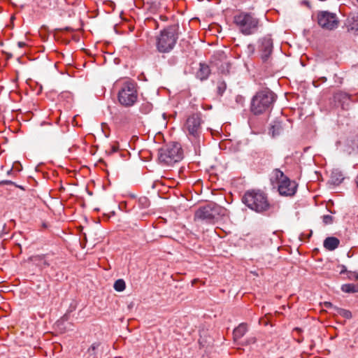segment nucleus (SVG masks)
I'll list each match as a JSON object with an SVG mask.
<instances>
[{
	"mask_svg": "<svg viewBox=\"0 0 358 358\" xmlns=\"http://www.w3.org/2000/svg\"><path fill=\"white\" fill-rule=\"evenodd\" d=\"M278 189L280 195L292 196L296 192L297 185L294 181L287 179L282 181Z\"/></svg>",
	"mask_w": 358,
	"mask_h": 358,
	"instance_id": "12",
	"label": "nucleus"
},
{
	"mask_svg": "<svg viewBox=\"0 0 358 358\" xmlns=\"http://www.w3.org/2000/svg\"><path fill=\"white\" fill-rule=\"evenodd\" d=\"M341 290L346 293L358 292V284H345L341 287Z\"/></svg>",
	"mask_w": 358,
	"mask_h": 358,
	"instance_id": "22",
	"label": "nucleus"
},
{
	"mask_svg": "<svg viewBox=\"0 0 358 358\" xmlns=\"http://www.w3.org/2000/svg\"><path fill=\"white\" fill-rule=\"evenodd\" d=\"M275 101L274 94L268 90H261L252 97L250 110L255 115H260L270 110Z\"/></svg>",
	"mask_w": 358,
	"mask_h": 358,
	"instance_id": "2",
	"label": "nucleus"
},
{
	"mask_svg": "<svg viewBox=\"0 0 358 358\" xmlns=\"http://www.w3.org/2000/svg\"><path fill=\"white\" fill-rule=\"evenodd\" d=\"M339 243L337 238L328 237L324 241V247L329 250H334L338 246Z\"/></svg>",
	"mask_w": 358,
	"mask_h": 358,
	"instance_id": "17",
	"label": "nucleus"
},
{
	"mask_svg": "<svg viewBox=\"0 0 358 358\" xmlns=\"http://www.w3.org/2000/svg\"><path fill=\"white\" fill-rule=\"evenodd\" d=\"M347 278L349 280H358V273L354 271L347 272Z\"/></svg>",
	"mask_w": 358,
	"mask_h": 358,
	"instance_id": "27",
	"label": "nucleus"
},
{
	"mask_svg": "<svg viewBox=\"0 0 358 358\" xmlns=\"http://www.w3.org/2000/svg\"><path fill=\"white\" fill-rule=\"evenodd\" d=\"M323 222L325 224H329L333 222V217L329 215H325L322 217Z\"/></svg>",
	"mask_w": 358,
	"mask_h": 358,
	"instance_id": "28",
	"label": "nucleus"
},
{
	"mask_svg": "<svg viewBox=\"0 0 358 358\" xmlns=\"http://www.w3.org/2000/svg\"><path fill=\"white\" fill-rule=\"evenodd\" d=\"M138 203L142 208H148L150 206V201L147 197H141Z\"/></svg>",
	"mask_w": 358,
	"mask_h": 358,
	"instance_id": "26",
	"label": "nucleus"
},
{
	"mask_svg": "<svg viewBox=\"0 0 358 358\" xmlns=\"http://www.w3.org/2000/svg\"><path fill=\"white\" fill-rule=\"evenodd\" d=\"M357 1H358V0H357Z\"/></svg>",
	"mask_w": 358,
	"mask_h": 358,
	"instance_id": "40",
	"label": "nucleus"
},
{
	"mask_svg": "<svg viewBox=\"0 0 358 358\" xmlns=\"http://www.w3.org/2000/svg\"><path fill=\"white\" fill-rule=\"evenodd\" d=\"M120 103L126 107L132 106L138 99L136 83L133 81H127L123 83L117 95Z\"/></svg>",
	"mask_w": 358,
	"mask_h": 358,
	"instance_id": "7",
	"label": "nucleus"
},
{
	"mask_svg": "<svg viewBox=\"0 0 358 358\" xmlns=\"http://www.w3.org/2000/svg\"><path fill=\"white\" fill-rule=\"evenodd\" d=\"M317 22L320 26L329 30L337 28L339 23L336 15L329 11L320 12L317 14Z\"/></svg>",
	"mask_w": 358,
	"mask_h": 358,
	"instance_id": "10",
	"label": "nucleus"
},
{
	"mask_svg": "<svg viewBox=\"0 0 358 358\" xmlns=\"http://www.w3.org/2000/svg\"><path fill=\"white\" fill-rule=\"evenodd\" d=\"M210 73L209 66L206 64H200V67L196 73V77L201 80H203L208 78Z\"/></svg>",
	"mask_w": 358,
	"mask_h": 358,
	"instance_id": "15",
	"label": "nucleus"
},
{
	"mask_svg": "<svg viewBox=\"0 0 358 358\" xmlns=\"http://www.w3.org/2000/svg\"><path fill=\"white\" fill-rule=\"evenodd\" d=\"M322 82H325L327 80V78L324 77L322 78Z\"/></svg>",
	"mask_w": 358,
	"mask_h": 358,
	"instance_id": "37",
	"label": "nucleus"
},
{
	"mask_svg": "<svg viewBox=\"0 0 358 358\" xmlns=\"http://www.w3.org/2000/svg\"><path fill=\"white\" fill-rule=\"evenodd\" d=\"M289 179L285 176L282 171L278 169H275L272 172L271 180L272 182H276L278 185L283 180Z\"/></svg>",
	"mask_w": 358,
	"mask_h": 358,
	"instance_id": "16",
	"label": "nucleus"
},
{
	"mask_svg": "<svg viewBox=\"0 0 358 358\" xmlns=\"http://www.w3.org/2000/svg\"><path fill=\"white\" fill-rule=\"evenodd\" d=\"M125 287V282L122 279L117 280L113 285L114 289L117 292H122Z\"/></svg>",
	"mask_w": 358,
	"mask_h": 358,
	"instance_id": "23",
	"label": "nucleus"
},
{
	"mask_svg": "<svg viewBox=\"0 0 358 358\" xmlns=\"http://www.w3.org/2000/svg\"><path fill=\"white\" fill-rule=\"evenodd\" d=\"M226 88H227V85H226V83L224 82L220 81V82L217 83V93L220 95H222L223 94V93L226 90Z\"/></svg>",
	"mask_w": 358,
	"mask_h": 358,
	"instance_id": "25",
	"label": "nucleus"
},
{
	"mask_svg": "<svg viewBox=\"0 0 358 358\" xmlns=\"http://www.w3.org/2000/svg\"><path fill=\"white\" fill-rule=\"evenodd\" d=\"M99 345L98 342L92 343L86 352L87 358H96V351Z\"/></svg>",
	"mask_w": 358,
	"mask_h": 358,
	"instance_id": "20",
	"label": "nucleus"
},
{
	"mask_svg": "<svg viewBox=\"0 0 358 358\" xmlns=\"http://www.w3.org/2000/svg\"><path fill=\"white\" fill-rule=\"evenodd\" d=\"M334 314L340 315L346 319H350L352 317V313L350 310L338 307H334Z\"/></svg>",
	"mask_w": 358,
	"mask_h": 358,
	"instance_id": "21",
	"label": "nucleus"
},
{
	"mask_svg": "<svg viewBox=\"0 0 358 358\" xmlns=\"http://www.w3.org/2000/svg\"><path fill=\"white\" fill-rule=\"evenodd\" d=\"M343 179V178H341V179L337 178L336 180L334 181V182L338 184L342 181Z\"/></svg>",
	"mask_w": 358,
	"mask_h": 358,
	"instance_id": "34",
	"label": "nucleus"
},
{
	"mask_svg": "<svg viewBox=\"0 0 358 358\" xmlns=\"http://www.w3.org/2000/svg\"><path fill=\"white\" fill-rule=\"evenodd\" d=\"M324 306H325L326 308H332V309L334 310V306H333V304H332L331 302H327V301H326V302H324Z\"/></svg>",
	"mask_w": 358,
	"mask_h": 358,
	"instance_id": "32",
	"label": "nucleus"
},
{
	"mask_svg": "<svg viewBox=\"0 0 358 358\" xmlns=\"http://www.w3.org/2000/svg\"><path fill=\"white\" fill-rule=\"evenodd\" d=\"M3 184H12L13 182L10 180H4L2 182Z\"/></svg>",
	"mask_w": 358,
	"mask_h": 358,
	"instance_id": "35",
	"label": "nucleus"
},
{
	"mask_svg": "<svg viewBox=\"0 0 358 358\" xmlns=\"http://www.w3.org/2000/svg\"><path fill=\"white\" fill-rule=\"evenodd\" d=\"M43 264H44L45 266H49V264H48V262H46V261H45V260H44V262H43Z\"/></svg>",
	"mask_w": 358,
	"mask_h": 358,
	"instance_id": "36",
	"label": "nucleus"
},
{
	"mask_svg": "<svg viewBox=\"0 0 358 358\" xmlns=\"http://www.w3.org/2000/svg\"><path fill=\"white\" fill-rule=\"evenodd\" d=\"M273 40L269 36L263 37L259 41V50L264 62H266L273 52Z\"/></svg>",
	"mask_w": 358,
	"mask_h": 358,
	"instance_id": "11",
	"label": "nucleus"
},
{
	"mask_svg": "<svg viewBox=\"0 0 358 358\" xmlns=\"http://www.w3.org/2000/svg\"><path fill=\"white\" fill-rule=\"evenodd\" d=\"M118 150H119L118 145L115 143V144L110 145L109 150H107V152H109L110 154H112V153L117 152Z\"/></svg>",
	"mask_w": 358,
	"mask_h": 358,
	"instance_id": "29",
	"label": "nucleus"
},
{
	"mask_svg": "<svg viewBox=\"0 0 358 358\" xmlns=\"http://www.w3.org/2000/svg\"><path fill=\"white\" fill-rule=\"evenodd\" d=\"M283 128L282 124L280 122H275L271 125L269 132L271 134L273 137L280 135L282 132Z\"/></svg>",
	"mask_w": 358,
	"mask_h": 358,
	"instance_id": "19",
	"label": "nucleus"
},
{
	"mask_svg": "<svg viewBox=\"0 0 358 358\" xmlns=\"http://www.w3.org/2000/svg\"><path fill=\"white\" fill-rule=\"evenodd\" d=\"M25 45H26L25 43L22 42V41H20L17 43V45L19 48H23L25 46Z\"/></svg>",
	"mask_w": 358,
	"mask_h": 358,
	"instance_id": "33",
	"label": "nucleus"
},
{
	"mask_svg": "<svg viewBox=\"0 0 358 358\" xmlns=\"http://www.w3.org/2000/svg\"><path fill=\"white\" fill-rule=\"evenodd\" d=\"M338 267L341 268V270H340V273H341V274H343V273H347V272H348V271H347L346 267H345V266H343V265H341V266H339Z\"/></svg>",
	"mask_w": 358,
	"mask_h": 358,
	"instance_id": "31",
	"label": "nucleus"
},
{
	"mask_svg": "<svg viewBox=\"0 0 358 358\" xmlns=\"http://www.w3.org/2000/svg\"><path fill=\"white\" fill-rule=\"evenodd\" d=\"M345 25L349 31H358V13H350L347 18Z\"/></svg>",
	"mask_w": 358,
	"mask_h": 358,
	"instance_id": "13",
	"label": "nucleus"
},
{
	"mask_svg": "<svg viewBox=\"0 0 358 358\" xmlns=\"http://www.w3.org/2000/svg\"><path fill=\"white\" fill-rule=\"evenodd\" d=\"M183 157L181 145L178 143L166 145L159 150V162L166 166H172Z\"/></svg>",
	"mask_w": 358,
	"mask_h": 358,
	"instance_id": "4",
	"label": "nucleus"
},
{
	"mask_svg": "<svg viewBox=\"0 0 358 358\" xmlns=\"http://www.w3.org/2000/svg\"><path fill=\"white\" fill-rule=\"evenodd\" d=\"M227 209L215 203H209L204 206L200 207L195 213V220L205 221L206 222H214L220 217L225 216Z\"/></svg>",
	"mask_w": 358,
	"mask_h": 358,
	"instance_id": "5",
	"label": "nucleus"
},
{
	"mask_svg": "<svg viewBox=\"0 0 358 358\" xmlns=\"http://www.w3.org/2000/svg\"><path fill=\"white\" fill-rule=\"evenodd\" d=\"M248 331L247 325L242 323L237 327L233 332L234 338L235 340L240 339L242 338Z\"/></svg>",
	"mask_w": 358,
	"mask_h": 358,
	"instance_id": "18",
	"label": "nucleus"
},
{
	"mask_svg": "<svg viewBox=\"0 0 358 358\" xmlns=\"http://www.w3.org/2000/svg\"><path fill=\"white\" fill-rule=\"evenodd\" d=\"M67 4L73 8L78 2V0H64Z\"/></svg>",
	"mask_w": 358,
	"mask_h": 358,
	"instance_id": "30",
	"label": "nucleus"
},
{
	"mask_svg": "<svg viewBox=\"0 0 358 358\" xmlns=\"http://www.w3.org/2000/svg\"><path fill=\"white\" fill-rule=\"evenodd\" d=\"M34 258L36 259V260L37 259H41V257H34Z\"/></svg>",
	"mask_w": 358,
	"mask_h": 358,
	"instance_id": "38",
	"label": "nucleus"
},
{
	"mask_svg": "<svg viewBox=\"0 0 358 358\" xmlns=\"http://www.w3.org/2000/svg\"><path fill=\"white\" fill-rule=\"evenodd\" d=\"M345 151L349 154L358 152V135L352 136L347 140Z\"/></svg>",
	"mask_w": 358,
	"mask_h": 358,
	"instance_id": "14",
	"label": "nucleus"
},
{
	"mask_svg": "<svg viewBox=\"0 0 358 358\" xmlns=\"http://www.w3.org/2000/svg\"><path fill=\"white\" fill-rule=\"evenodd\" d=\"M201 124L200 113H193L187 117L183 130L191 141H194L199 138L201 133Z\"/></svg>",
	"mask_w": 358,
	"mask_h": 358,
	"instance_id": "8",
	"label": "nucleus"
},
{
	"mask_svg": "<svg viewBox=\"0 0 358 358\" xmlns=\"http://www.w3.org/2000/svg\"><path fill=\"white\" fill-rule=\"evenodd\" d=\"M161 18H162V20H166V17H162V16H161Z\"/></svg>",
	"mask_w": 358,
	"mask_h": 358,
	"instance_id": "39",
	"label": "nucleus"
},
{
	"mask_svg": "<svg viewBox=\"0 0 358 358\" xmlns=\"http://www.w3.org/2000/svg\"><path fill=\"white\" fill-rule=\"evenodd\" d=\"M242 201L249 208L257 213L266 211L270 208L267 196L260 190L247 191L242 198Z\"/></svg>",
	"mask_w": 358,
	"mask_h": 358,
	"instance_id": "3",
	"label": "nucleus"
},
{
	"mask_svg": "<svg viewBox=\"0 0 358 358\" xmlns=\"http://www.w3.org/2000/svg\"><path fill=\"white\" fill-rule=\"evenodd\" d=\"M178 38V25L173 24L162 30L156 36V48L161 53L171 52Z\"/></svg>",
	"mask_w": 358,
	"mask_h": 358,
	"instance_id": "1",
	"label": "nucleus"
},
{
	"mask_svg": "<svg viewBox=\"0 0 358 358\" xmlns=\"http://www.w3.org/2000/svg\"><path fill=\"white\" fill-rule=\"evenodd\" d=\"M334 99L336 100H338L339 101H345L348 99H350V96L349 95L345 93V92H336L334 95Z\"/></svg>",
	"mask_w": 358,
	"mask_h": 358,
	"instance_id": "24",
	"label": "nucleus"
},
{
	"mask_svg": "<svg viewBox=\"0 0 358 358\" xmlns=\"http://www.w3.org/2000/svg\"><path fill=\"white\" fill-rule=\"evenodd\" d=\"M38 4L43 8L49 7L55 10L62 17L68 16L70 17L75 15L74 8L67 4L64 0H48V2L41 0Z\"/></svg>",
	"mask_w": 358,
	"mask_h": 358,
	"instance_id": "9",
	"label": "nucleus"
},
{
	"mask_svg": "<svg viewBox=\"0 0 358 358\" xmlns=\"http://www.w3.org/2000/svg\"><path fill=\"white\" fill-rule=\"evenodd\" d=\"M234 22L241 33L250 35L257 31L259 20L251 13L240 12L234 15Z\"/></svg>",
	"mask_w": 358,
	"mask_h": 358,
	"instance_id": "6",
	"label": "nucleus"
}]
</instances>
